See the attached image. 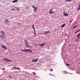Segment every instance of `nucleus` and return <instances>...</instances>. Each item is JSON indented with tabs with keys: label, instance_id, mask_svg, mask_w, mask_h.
<instances>
[{
	"label": "nucleus",
	"instance_id": "38",
	"mask_svg": "<svg viewBox=\"0 0 80 80\" xmlns=\"http://www.w3.org/2000/svg\"><path fill=\"white\" fill-rule=\"evenodd\" d=\"M75 23H77V22H76Z\"/></svg>",
	"mask_w": 80,
	"mask_h": 80
},
{
	"label": "nucleus",
	"instance_id": "28",
	"mask_svg": "<svg viewBox=\"0 0 80 80\" xmlns=\"http://www.w3.org/2000/svg\"><path fill=\"white\" fill-rule=\"evenodd\" d=\"M54 13V11H52L51 12V14H52Z\"/></svg>",
	"mask_w": 80,
	"mask_h": 80
},
{
	"label": "nucleus",
	"instance_id": "34",
	"mask_svg": "<svg viewBox=\"0 0 80 80\" xmlns=\"http://www.w3.org/2000/svg\"><path fill=\"white\" fill-rule=\"evenodd\" d=\"M1 37H2V35H0V37H1Z\"/></svg>",
	"mask_w": 80,
	"mask_h": 80
},
{
	"label": "nucleus",
	"instance_id": "11",
	"mask_svg": "<svg viewBox=\"0 0 80 80\" xmlns=\"http://www.w3.org/2000/svg\"><path fill=\"white\" fill-rule=\"evenodd\" d=\"M2 36L5 35V33L3 32H2Z\"/></svg>",
	"mask_w": 80,
	"mask_h": 80
},
{
	"label": "nucleus",
	"instance_id": "12",
	"mask_svg": "<svg viewBox=\"0 0 80 80\" xmlns=\"http://www.w3.org/2000/svg\"><path fill=\"white\" fill-rule=\"evenodd\" d=\"M5 23H8V22H9V21H8V20L7 19H5Z\"/></svg>",
	"mask_w": 80,
	"mask_h": 80
},
{
	"label": "nucleus",
	"instance_id": "39",
	"mask_svg": "<svg viewBox=\"0 0 80 80\" xmlns=\"http://www.w3.org/2000/svg\"><path fill=\"white\" fill-rule=\"evenodd\" d=\"M11 66H12V65H11Z\"/></svg>",
	"mask_w": 80,
	"mask_h": 80
},
{
	"label": "nucleus",
	"instance_id": "29",
	"mask_svg": "<svg viewBox=\"0 0 80 80\" xmlns=\"http://www.w3.org/2000/svg\"><path fill=\"white\" fill-rule=\"evenodd\" d=\"M2 32H3V31H0V33H2Z\"/></svg>",
	"mask_w": 80,
	"mask_h": 80
},
{
	"label": "nucleus",
	"instance_id": "10",
	"mask_svg": "<svg viewBox=\"0 0 80 80\" xmlns=\"http://www.w3.org/2000/svg\"><path fill=\"white\" fill-rule=\"evenodd\" d=\"M18 0H15L12 1V3H15V2H17Z\"/></svg>",
	"mask_w": 80,
	"mask_h": 80
},
{
	"label": "nucleus",
	"instance_id": "21",
	"mask_svg": "<svg viewBox=\"0 0 80 80\" xmlns=\"http://www.w3.org/2000/svg\"><path fill=\"white\" fill-rule=\"evenodd\" d=\"M34 35H36V33L35 32V30H34Z\"/></svg>",
	"mask_w": 80,
	"mask_h": 80
},
{
	"label": "nucleus",
	"instance_id": "13",
	"mask_svg": "<svg viewBox=\"0 0 80 80\" xmlns=\"http://www.w3.org/2000/svg\"><path fill=\"white\" fill-rule=\"evenodd\" d=\"M65 26V24H62V25L61 26V28H63V27H64Z\"/></svg>",
	"mask_w": 80,
	"mask_h": 80
},
{
	"label": "nucleus",
	"instance_id": "1",
	"mask_svg": "<svg viewBox=\"0 0 80 80\" xmlns=\"http://www.w3.org/2000/svg\"><path fill=\"white\" fill-rule=\"evenodd\" d=\"M22 52H32V50L31 49H24L23 50H21Z\"/></svg>",
	"mask_w": 80,
	"mask_h": 80
},
{
	"label": "nucleus",
	"instance_id": "3",
	"mask_svg": "<svg viewBox=\"0 0 80 80\" xmlns=\"http://www.w3.org/2000/svg\"><path fill=\"white\" fill-rule=\"evenodd\" d=\"M38 60V58H37L36 59L32 60V62H37Z\"/></svg>",
	"mask_w": 80,
	"mask_h": 80
},
{
	"label": "nucleus",
	"instance_id": "23",
	"mask_svg": "<svg viewBox=\"0 0 80 80\" xmlns=\"http://www.w3.org/2000/svg\"><path fill=\"white\" fill-rule=\"evenodd\" d=\"M77 10H80V5H79V7L77 9Z\"/></svg>",
	"mask_w": 80,
	"mask_h": 80
},
{
	"label": "nucleus",
	"instance_id": "8",
	"mask_svg": "<svg viewBox=\"0 0 80 80\" xmlns=\"http://www.w3.org/2000/svg\"><path fill=\"white\" fill-rule=\"evenodd\" d=\"M26 47H28H28H29L30 48H32V46H30V45H26Z\"/></svg>",
	"mask_w": 80,
	"mask_h": 80
},
{
	"label": "nucleus",
	"instance_id": "9",
	"mask_svg": "<svg viewBox=\"0 0 80 80\" xmlns=\"http://www.w3.org/2000/svg\"><path fill=\"white\" fill-rule=\"evenodd\" d=\"M34 12H36V11H37V7H35V8H34Z\"/></svg>",
	"mask_w": 80,
	"mask_h": 80
},
{
	"label": "nucleus",
	"instance_id": "6",
	"mask_svg": "<svg viewBox=\"0 0 80 80\" xmlns=\"http://www.w3.org/2000/svg\"><path fill=\"white\" fill-rule=\"evenodd\" d=\"M46 43L45 42L44 43H42V44H39V45H40L41 47H43V45H45V44Z\"/></svg>",
	"mask_w": 80,
	"mask_h": 80
},
{
	"label": "nucleus",
	"instance_id": "27",
	"mask_svg": "<svg viewBox=\"0 0 80 80\" xmlns=\"http://www.w3.org/2000/svg\"><path fill=\"white\" fill-rule=\"evenodd\" d=\"M32 8H35V7H34V5H32Z\"/></svg>",
	"mask_w": 80,
	"mask_h": 80
},
{
	"label": "nucleus",
	"instance_id": "14",
	"mask_svg": "<svg viewBox=\"0 0 80 80\" xmlns=\"http://www.w3.org/2000/svg\"><path fill=\"white\" fill-rule=\"evenodd\" d=\"M80 33H79L78 34V35L77 36V38H79V36H80Z\"/></svg>",
	"mask_w": 80,
	"mask_h": 80
},
{
	"label": "nucleus",
	"instance_id": "32",
	"mask_svg": "<svg viewBox=\"0 0 80 80\" xmlns=\"http://www.w3.org/2000/svg\"><path fill=\"white\" fill-rule=\"evenodd\" d=\"M12 10H15V9H12Z\"/></svg>",
	"mask_w": 80,
	"mask_h": 80
},
{
	"label": "nucleus",
	"instance_id": "15",
	"mask_svg": "<svg viewBox=\"0 0 80 80\" xmlns=\"http://www.w3.org/2000/svg\"><path fill=\"white\" fill-rule=\"evenodd\" d=\"M1 38H2V39H3L4 38H5V37H4V36H1Z\"/></svg>",
	"mask_w": 80,
	"mask_h": 80
},
{
	"label": "nucleus",
	"instance_id": "19",
	"mask_svg": "<svg viewBox=\"0 0 80 80\" xmlns=\"http://www.w3.org/2000/svg\"><path fill=\"white\" fill-rule=\"evenodd\" d=\"M66 2H71L72 0H66Z\"/></svg>",
	"mask_w": 80,
	"mask_h": 80
},
{
	"label": "nucleus",
	"instance_id": "30",
	"mask_svg": "<svg viewBox=\"0 0 80 80\" xmlns=\"http://www.w3.org/2000/svg\"><path fill=\"white\" fill-rule=\"evenodd\" d=\"M73 19H72L71 21V22H73Z\"/></svg>",
	"mask_w": 80,
	"mask_h": 80
},
{
	"label": "nucleus",
	"instance_id": "2",
	"mask_svg": "<svg viewBox=\"0 0 80 80\" xmlns=\"http://www.w3.org/2000/svg\"><path fill=\"white\" fill-rule=\"evenodd\" d=\"M2 60H4L5 62H12V60L10 59H8V58H4Z\"/></svg>",
	"mask_w": 80,
	"mask_h": 80
},
{
	"label": "nucleus",
	"instance_id": "31",
	"mask_svg": "<svg viewBox=\"0 0 80 80\" xmlns=\"http://www.w3.org/2000/svg\"><path fill=\"white\" fill-rule=\"evenodd\" d=\"M50 71H51V72H52V71H53V69H51L50 70Z\"/></svg>",
	"mask_w": 80,
	"mask_h": 80
},
{
	"label": "nucleus",
	"instance_id": "5",
	"mask_svg": "<svg viewBox=\"0 0 80 80\" xmlns=\"http://www.w3.org/2000/svg\"><path fill=\"white\" fill-rule=\"evenodd\" d=\"M1 47L4 49H5V50H7V48H6V46L4 45L1 46Z\"/></svg>",
	"mask_w": 80,
	"mask_h": 80
},
{
	"label": "nucleus",
	"instance_id": "36",
	"mask_svg": "<svg viewBox=\"0 0 80 80\" xmlns=\"http://www.w3.org/2000/svg\"><path fill=\"white\" fill-rule=\"evenodd\" d=\"M9 77H10V78H11V77L10 76H9Z\"/></svg>",
	"mask_w": 80,
	"mask_h": 80
},
{
	"label": "nucleus",
	"instance_id": "7",
	"mask_svg": "<svg viewBox=\"0 0 80 80\" xmlns=\"http://www.w3.org/2000/svg\"><path fill=\"white\" fill-rule=\"evenodd\" d=\"M50 33V31H45L44 32V33H45V34H47V33Z\"/></svg>",
	"mask_w": 80,
	"mask_h": 80
},
{
	"label": "nucleus",
	"instance_id": "4",
	"mask_svg": "<svg viewBox=\"0 0 80 80\" xmlns=\"http://www.w3.org/2000/svg\"><path fill=\"white\" fill-rule=\"evenodd\" d=\"M63 15H64V16H65V17H68V14H67V13H65V12H63Z\"/></svg>",
	"mask_w": 80,
	"mask_h": 80
},
{
	"label": "nucleus",
	"instance_id": "35",
	"mask_svg": "<svg viewBox=\"0 0 80 80\" xmlns=\"http://www.w3.org/2000/svg\"><path fill=\"white\" fill-rule=\"evenodd\" d=\"M69 47H70V44H69Z\"/></svg>",
	"mask_w": 80,
	"mask_h": 80
},
{
	"label": "nucleus",
	"instance_id": "16",
	"mask_svg": "<svg viewBox=\"0 0 80 80\" xmlns=\"http://www.w3.org/2000/svg\"><path fill=\"white\" fill-rule=\"evenodd\" d=\"M32 28L34 30H35V29L34 28V25L33 24L32 25Z\"/></svg>",
	"mask_w": 80,
	"mask_h": 80
},
{
	"label": "nucleus",
	"instance_id": "26",
	"mask_svg": "<svg viewBox=\"0 0 80 80\" xmlns=\"http://www.w3.org/2000/svg\"><path fill=\"white\" fill-rule=\"evenodd\" d=\"M77 32H80V29H79V30H77Z\"/></svg>",
	"mask_w": 80,
	"mask_h": 80
},
{
	"label": "nucleus",
	"instance_id": "17",
	"mask_svg": "<svg viewBox=\"0 0 80 80\" xmlns=\"http://www.w3.org/2000/svg\"><path fill=\"white\" fill-rule=\"evenodd\" d=\"M24 41H25V44H26V45H27V41L26 40H25Z\"/></svg>",
	"mask_w": 80,
	"mask_h": 80
},
{
	"label": "nucleus",
	"instance_id": "24",
	"mask_svg": "<svg viewBox=\"0 0 80 80\" xmlns=\"http://www.w3.org/2000/svg\"><path fill=\"white\" fill-rule=\"evenodd\" d=\"M78 32L77 31H76V32L74 33V34H76V33H78Z\"/></svg>",
	"mask_w": 80,
	"mask_h": 80
},
{
	"label": "nucleus",
	"instance_id": "20",
	"mask_svg": "<svg viewBox=\"0 0 80 80\" xmlns=\"http://www.w3.org/2000/svg\"><path fill=\"white\" fill-rule=\"evenodd\" d=\"M49 13H50V14H51V13H52V9H51V10L49 11Z\"/></svg>",
	"mask_w": 80,
	"mask_h": 80
},
{
	"label": "nucleus",
	"instance_id": "40",
	"mask_svg": "<svg viewBox=\"0 0 80 80\" xmlns=\"http://www.w3.org/2000/svg\"><path fill=\"white\" fill-rule=\"evenodd\" d=\"M53 76H54V75H53Z\"/></svg>",
	"mask_w": 80,
	"mask_h": 80
},
{
	"label": "nucleus",
	"instance_id": "25",
	"mask_svg": "<svg viewBox=\"0 0 80 80\" xmlns=\"http://www.w3.org/2000/svg\"><path fill=\"white\" fill-rule=\"evenodd\" d=\"M77 27V26H76L73 27V28H75V27Z\"/></svg>",
	"mask_w": 80,
	"mask_h": 80
},
{
	"label": "nucleus",
	"instance_id": "37",
	"mask_svg": "<svg viewBox=\"0 0 80 80\" xmlns=\"http://www.w3.org/2000/svg\"><path fill=\"white\" fill-rule=\"evenodd\" d=\"M10 65H9L8 66V67H10Z\"/></svg>",
	"mask_w": 80,
	"mask_h": 80
},
{
	"label": "nucleus",
	"instance_id": "22",
	"mask_svg": "<svg viewBox=\"0 0 80 80\" xmlns=\"http://www.w3.org/2000/svg\"><path fill=\"white\" fill-rule=\"evenodd\" d=\"M66 65H67L68 66H70V64H68V63H65Z\"/></svg>",
	"mask_w": 80,
	"mask_h": 80
},
{
	"label": "nucleus",
	"instance_id": "18",
	"mask_svg": "<svg viewBox=\"0 0 80 80\" xmlns=\"http://www.w3.org/2000/svg\"><path fill=\"white\" fill-rule=\"evenodd\" d=\"M78 39H77L76 40V42H78V41H79V40H80V38H78Z\"/></svg>",
	"mask_w": 80,
	"mask_h": 80
},
{
	"label": "nucleus",
	"instance_id": "33",
	"mask_svg": "<svg viewBox=\"0 0 80 80\" xmlns=\"http://www.w3.org/2000/svg\"><path fill=\"white\" fill-rule=\"evenodd\" d=\"M17 10H19V9H18V8H17Z\"/></svg>",
	"mask_w": 80,
	"mask_h": 80
}]
</instances>
